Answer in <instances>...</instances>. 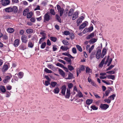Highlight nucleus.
Instances as JSON below:
<instances>
[{
    "mask_svg": "<svg viewBox=\"0 0 123 123\" xmlns=\"http://www.w3.org/2000/svg\"><path fill=\"white\" fill-rule=\"evenodd\" d=\"M50 84V83L49 81H45L44 84L46 86H47Z\"/></svg>",
    "mask_w": 123,
    "mask_h": 123,
    "instance_id": "obj_53",
    "label": "nucleus"
},
{
    "mask_svg": "<svg viewBox=\"0 0 123 123\" xmlns=\"http://www.w3.org/2000/svg\"><path fill=\"white\" fill-rule=\"evenodd\" d=\"M110 91L109 90H108L106 91L105 92V96H108V95L110 93Z\"/></svg>",
    "mask_w": 123,
    "mask_h": 123,
    "instance_id": "obj_51",
    "label": "nucleus"
},
{
    "mask_svg": "<svg viewBox=\"0 0 123 123\" xmlns=\"http://www.w3.org/2000/svg\"><path fill=\"white\" fill-rule=\"evenodd\" d=\"M94 33H91L86 38L87 39H89L94 37Z\"/></svg>",
    "mask_w": 123,
    "mask_h": 123,
    "instance_id": "obj_18",
    "label": "nucleus"
},
{
    "mask_svg": "<svg viewBox=\"0 0 123 123\" xmlns=\"http://www.w3.org/2000/svg\"><path fill=\"white\" fill-rule=\"evenodd\" d=\"M82 20H81L79 18L77 21V23L78 24H79L80 23L82 22Z\"/></svg>",
    "mask_w": 123,
    "mask_h": 123,
    "instance_id": "obj_57",
    "label": "nucleus"
},
{
    "mask_svg": "<svg viewBox=\"0 0 123 123\" xmlns=\"http://www.w3.org/2000/svg\"><path fill=\"white\" fill-rule=\"evenodd\" d=\"M77 94V96L80 98H81L83 97V96L81 92L79 90V91L78 92Z\"/></svg>",
    "mask_w": 123,
    "mask_h": 123,
    "instance_id": "obj_30",
    "label": "nucleus"
},
{
    "mask_svg": "<svg viewBox=\"0 0 123 123\" xmlns=\"http://www.w3.org/2000/svg\"><path fill=\"white\" fill-rule=\"evenodd\" d=\"M5 11L6 12H10L13 11V9L12 8L9 7L6 8L5 9Z\"/></svg>",
    "mask_w": 123,
    "mask_h": 123,
    "instance_id": "obj_11",
    "label": "nucleus"
},
{
    "mask_svg": "<svg viewBox=\"0 0 123 123\" xmlns=\"http://www.w3.org/2000/svg\"><path fill=\"white\" fill-rule=\"evenodd\" d=\"M58 12L60 13V16H62L63 14L64 9L62 8H61L60 6L58 5L56 6Z\"/></svg>",
    "mask_w": 123,
    "mask_h": 123,
    "instance_id": "obj_1",
    "label": "nucleus"
},
{
    "mask_svg": "<svg viewBox=\"0 0 123 123\" xmlns=\"http://www.w3.org/2000/svg\"><path fill=\"white\" fill-rule=\"evenodd\" d=\"M102 82H103L104 83L106 84L107 85H110L111 84L110 83L109 81L107 82L106 81L104 80H102Z\"/></svg>",
    "mask_w": 123,
    "mask_h": 123,
    "instance_id": "obj_47",
    "label": "nucleus"
},
{
    "mask_svg": "<svg viewBox=\"0 0 123 123\" xmlns=\"http://www.w3.org/2000/svg\"><path fill=\"white\" fill-rule=\"evenodd\" d=\"M44 20L46 21H48L50 19V17L48 15V13L45 14L44 17Z\"/></svg>",
    "mask_w": 123,
    "mask_h": 123,
    "instance_id": "obj_5",
    "label": "nucleus"
},
{
    "mask_svg": "<svg viewBox=\"0 0 123 123\" xmlns=\"http://www.w3.org/2000/svg\"><path fill=\"white\" fill-rule=\"evenodd\" d=\"M70 93H67L66 95L65 96V97L66 98H69L70 96Z\"/></svg>",
    "mask_w": 123,
    "mask_h": 123,
    "instance_id": "obj_63",
    "label": "nucleus"
},
{
    "mask_svg": "<svg viewBox=\"0 0 123 123\" xmlns=\"http://www.w3.org/2000/svg\"><path fill=\"white\" fill-rule=\"evenodd\" d=\"M104 101L105 102H106L108 104H109L110 103L111 100L110 98H108V99H105L104 100Z\"/></svg>",
    "mask_w": 123,
    "mask_h": 123,
    "instance_id": "obj_41",
    "label": "nucleus"
},
{
    "mask_svg": "<svg viewBox=\"0 0 123 123\" xmlns=\"http://www.w3.org/2000/svg\"><path fill=\"white\" fill-rule=\"evenodd\" d=\"M106 73L110 74H114L115 73V71H109L107 72Z\"/></svg>",
    "mask_w": 123,
    "mask_h": 123,
    "instance_id": "obj_56",
    "label": "nucleus"
},
{
    "mask_svg": "<svg viewBox=\"0 0 123 123\" xmlns=\"http://www.w3.org/2000/svg\"><path fill=\"white\" fill-rule=\"evenodd\" d=\"M92 99H88L86 101V103L87 105H89L91 104L93 102Z\"/></svg>",
    "mask_w": 123,
    "mask_h": 123,
    "instance_id": "obj_14",
    "label": "nucleus"
},
{
    "mask_svg": "<svg viewBox=\"0 0 123 123\" xmlns=\"http://www.w3.org/2000/svg\"><path fill=\"white\" fill-rule=\"evenodd\" d=\"M116 96V95L115 94H113L109 96L108 98H110L111 100H113L114 99V98Z\"/></svg>",
    "mask_w": 123,
    "mask_h": 123,
    "instance_id": "obj_31",
    "label": "nucleus"
},
{
    "mask_svg": "<svg viewBox=\"0 0 123 123\" xmlns=\"http://www.w3.org/2000/svg\"><path fill=\"white\" fill-rule=\"evenodd\" d=\"M0 90L3 92H5L6 91L5 87L4 86H0Z\"/></svg>",
    "mask_w": 123,
    "mask_h": 123,
    "instance_id": "obj_16",
    "label": "nucleus"
},
{
    "mask_svg": "<svg viewBox=\"0 0 123 123\" xmlns=\"http://www.w3.org/2000/svg\"><path fill=\"white\" fill-rule=\"evenodd\" d=\"M32 12H30L27 14V18H30L32 17Z\"/></svg>",
    "mask_w": 123,
    "mask_h": 123,
    "instance_id": "obj_29",
    "label": "nucleus"
},
{
    "mask_svg": "<svg viewBox=\"0 0 123 123\" xmlns=\"http://www.w3.org/2000/svg\"><path fill=\"white\" fill-rule=\"evenodd\" d=\"M29 9L28 8H26L25 9L23 12V15L24 16H26V14L28 13H27L29 12Z\"/></svg>",
    "mask_w": 123,
    "mask_h": 123,
    "instance_id": "obj_20",
    "label": "nucleus"
},
{
    "mask_svg": "<svg viewBox=\"0 0 123 123\" xmlns=\"http://www.w3.org/2000/svg\"><path fill=\"white\" fill-rule=\"evenodd\" d=\"M101 54V50L100 49H98L97 51L96 54V58L97 59H99L100 56Z\"/></svg>",
    "mask_w": 123,
    "mask_h": 123,
    "instance_id": "obj_6",
    "label": "nucleus"
},
{
    "mask_svg": "<svg viewBox=\"0 0 123 123\" xmlns=\"http://www.w3.org/2000/svg\"><path fill=\"white\" fill-rule=\"evenodd\" d=\"M91 83L93 86L96 87L97 86L96 85V84L94 82L92 81H91Z\"/></svg>",
    "mask_w": 123,
    "mask_h": 123,
    "instance_id": "obj_64",
    "label": "nucleus"
},
{
    "mask_svg": "<svg viewBox=\"0 0 123 123\" xmlns=\"http://www.w3.org/2000/svg\"><path fill=\"white\" fill-rule=\"evenodd\" d=\"M56 65L57 66H59L60 67H62L63 68L64 67L63 65L62 64L60 63H57V64H56Z\"/></svg>",
    "mask_w": 123,
    "mask_h": 123,
    "instance_id": "obj_48",
    "label": "nucleus"
},
{
    "mask_svg": "<svg viewBox=\"0 0 123 123\" xmlns=\"http://www.w3.org/2000/svg\"><path fill=\"white\" fill-rule=\"evenodd\" d=\"M19 1L18 0H12V4L18 3Z\"/></svg>",
    "mask_w": 123,
    "mask_h": 123,
    "instance_id": "obj_49",
    "label": "nucleus"
},
{
    "mask_svg": "<svg viewBox=\"0 0 123 123\" xmlns=\"http://www.w3.org/2000/svg\"><path fill=\"white\" fill-rule=\"evenodd\" d=\"M40 33L43 36V37H42V38H43V40H44L45 38L46 34L43 32H40Z\"/></svg>",
    "mask_w": 123,
    "mask_h": 123,
    "instance_id": "obj_50",
    "label": "nucleus"
},
{
    "mask_svg": "<svg viewBox=\"0 0 123 123\" xmlns=\"http://www.w3.org/2000/svg\"><path fill=\"white\" fill-rule=\"evenodd\" d=\"M68 78H66V79H72L73 77V74L69 72L68 74Z\"/></svg>",
    "mask_w": 123,
    "mask_h": 123,
    "instance_id": "obj_12",
    "label": "nucleus"
},
{
    "mask_svg": "<svg viewBox=\"0 0 123 123\" xmlns=\"http://www.w3.org/2000/svg\"><path fill=\"white\" fill-rule=\"evenodd\" d=\"M95 53L94 52H92L90 55V58L92 59Z\"/></svg>",
    "mask_w": 123,
    "mask_h": 123,
    "instance_id": "obj_58",
    "label": "nucleus"
},
{
    "mask_svg": "<svg viewBox=\"0 0 123 123\" xmlns=\"http://www.w3.org/2000/svg\"><path fill=\"white\" fill-rule=\"evenodd\" d=\"M23 76V73L22 72H20L18 73V77L20 79Z\"/></svg>",
    "mask_w": 123,
    "mask_h": 123,
    "instance_id": "obj_34",
    "label": "nucleus"
},
{
    "mask_svg": "<svg viewBox=\"0 0 123 123\" xmlns=\"http://www.w3.org/2000/svg\"><path fill=\"white\" fill-rule=\"evenodd\" d=\"M97 41L96 39L95 38H93L90 40L89 42L90 43L93 44L95 42H96Z\"/></svg>",
    "mask_w": 123,
    "mask_h": 123,
    "instance_id": "obj_26",
    "label": "nucleus"
},
{
    "mask_svg": "<svg viewBox=\"0 0 123 123\" xmlns=\"http://www.w3.org/2000/svg\"><path fill=\"white\" fill-rule=\"evenodd\" d=\"M3 69L5 71L7 70L8 69V65H4L3 67Z\"/></svg>",
    "mask_w": 123,
    "mask_h": 123,
    "instance_id": "obj_45",
    "label": "nucleus"
},
{
    "mask_svg": "<svg viewBox=\"0 0 123 123\" xmlns=\"http://www.w3.org/2000/svg\"><path fill=\"white\" fill-rule=\"evenodd\" d=\"M19 45V40L18 39L16 40L14 42V46L15 47Z\"/></svg>",
    "mask_w": 123,
    "mask_h": 123,
    "instance_id": "obj_24",
    "label": "nucleus"
},
{
    "mask_svg": "<svg viewBox=\"0 0 123 123\" xmlns=\"http://www.w3.org/2000/svg\"><path fill=\"white\" fill-rule=\"evenodd\" d=\"M73 84L72 83H70L68 85V86L69 88L68 89H70L72 88V87L73 86Z\"/></svg>",
    "mask_w": 123,
    "mask_h": 123,
    "instance_id": "obj_60",
    "label": "nucleus"
},
{
    "mask_svg": "<svg viewBox=\"0 0 123 123\" xmlns=\"http://www.w3.org/2000/svg\"><path fill=\"white\" fill-rule=\"evenodd\" d=\"M64 34L66 35H68L70 34L69 32L68 31H64Z\"/></svg>",
    "mask_w": 123,
    "mask_h": 123,
    "instance_id": "obj_61",
    "label": "nucleus"
},
{
    "mask_svg": "<svg viewBox=\"0 0 123 123\" xmlns=\"http://www.w3.org/2000/svg\"><path fill=\"white\" fill-rule=\"evenodd\" d=\"M69 49V48L68 47H64L63 46H62L61 47V49H62L63 50H67L68 49Z\"/></svg>",
    "mask_w": 123,
    "mask_h": 123,
    "instance_id": "obj_28",
    "label": "nucleus"
},
{
    "mask_svg": "<svg viewBox=\"0 0 123 123\" xmlns=\"http://www.w3.org/2000/svg\"><path fill=\"white\" fill-rule=\"evenodd\" d=\"M33 46V45L31 42H29L28 44V46L30 48H32Z\"/></svg>",
    "mask_w": 123,
    "mask_h": 123,
    "instance_id": "obj_52",
    "label": "nucleus"
},
{
    "mask_svg": "<svg viewBox=\"0 0 123 123\" xmlns=\"http://www.w3.org/2000/svg\"><path fill=\"white\" fill-rule=\"evenodd\" d=\"M10 79V77L8 76H7L3 80V82L4 83H6L8 82V81Z\"/></svg>",
    "mask_w": 123,
    "mask_h": 123,
    "instance_id": "obj_23",
    "label": "nucleus"
},
{
    "mask_svg": "<svg viewBox=\"0 0 123 123\" xmlns=\"http://www.w3.org/2000/svg\"><path fill=\"white\" fill-rule=\"evenodd\" d=\"M114 67V65H111L106 70L108 71L109 70H111L112 68Z\"/></svg>",
    "mask_w": 123,
    "mask_h": 123,
    "instance_id": "obj_59",
    "label": "nucleus"
},
{
    "mask_svg": "<svg viewBox=\"0 0 123 123\" xmlns=\"http://www.w3.org/2000/svg\"><path fill=\"white\" fill-rule=\"evenodd\" d=\"M60 89L58 87L55 88L53 91L55 94H58L60 91Z\"/></svg>",
    "mask_w": 123,
    "mask_h": 123,
    "instance_id": "obj_10",
    "label": "nucleus"
},
{
    "mask_svg": "<svg viewBox=\"0 0 123 123\" xmlns=\"http://www.w3.org/2000/svg\"><path fill=\"white\" fill-rule=\"evenodd\" d=\"M74 12V10L73 8L69 10L68 13V16H71L73 14Z\"/></svg>",
    "mask_w": 123,
    "mask_h": 123,
    "instance_id": "obj_9",
    "label": "nucleus"
},
{
    "mask_svg": "<svg viewBox=\"0 0 123 123\" xmlns=\"http://www.w3.org/2000/svg\"><path fill=\"white\" fill-rule=\"evenodd\" d=\"M109 107V105L107 104H101L100 106V108L103 110H106Z\"/></svg>",
    "mask_w": 123,
    "mask_h": 123,
    "instance_id": "obj_3",
    "label": "nucleus"
},
{
    "mask_svg": "<svg viewBox=\"0 0 123 123\" xmlns=\"http://www.w3.org/2000/svg\"><path fill=\"white\" fill-rule=\"evenodd\" d=\"M44 71L48 73H51L52 71L51 70H49L47 68H45L44 69Z\"/></svg>",
    "mask_w": 123,
    "mask_h": 123,
    "instance_id": "obj_38",
    "label": "nucleus"
},
{
    "mask_svg": "<svg viewBox=\"0 0 123 123\" xmlns=\"http://www.w3.org/2000/svg\"><path fill=\"white\" fill-rule=\"evenodd\" d=\"M7 31L8 32L10 33H12L14 31V29L11 28H9L7 29Z\"/></svg>",
    "mask_w": 123,
    "mask_h": 123,
    "instance_id": "obj_25",
    "label": "nucleus"
},
{
    "mask_svg": "<svg viewBox=\"0 0 123 123\" xmlns=\"http://www.w3.org/2000/svg\"><path fill=\"white\" fill-rule=\"evenodd\" d=\"M76 46L79 51L80 52L82 51V49L80 46L79 45H76Z\"/></svg>",
    "mask_w": 123,
    "mask_h": 123,
    "instance_id": "obj_32",
    "label": "nucleus"
},
{
    "mask_svg": "<svg viewBox=\"0 0 123 123\" xmlns=\"http://www.w3.org/2000/svg\"><path fill=\"white\" fill-rule=\"evenodd\" d=\"M46 45V43L45 42H44L41 45V48L42 49L44 48L45 47Z\"/></svg>",
    "mask_w": 123,
    "mask_h": 123,
    "instance_id": "obj_42",
    "label": "nucleus"
},
{
    "mask_svg": "<svg viewBox=\"0 0 123 123\" xmlns=\"http://www.w3.org/2000/svg\"><path fill=\"white\" fill-rule=\"evenodd\" d=\"M64 59L69 63L70 65L72 63L70 59L67 57H65Z\"/></svg>",
    "mask_w": 123,
    "mask_h": 123,
    "instance_id": "obj_27",
    "label": "nucleus"
},
{
    "mask_svg": "<svg viewBox=\"0 0 123 123\" xmlns=\"http://www.w3.org/2000/svg\"><path fill=\"white\" fill-rule=\"evenodd\" d=\"M61 93L63 95H65L66 89V86L64 85L62 86L61 88Z\"/></svg>",
    "mask_w": 123,
    "mask_h": 123,
    "instance_id": "obj_4",
    "label": "nucleus"
},
{
    "mask_svg": "<svg viewBox=\"0 0 123 123\" xmlns=\"http://www.w3.org/2000/svg\"><path fill=\"white\" fill-rule=\"evenodd\" d=\"M86 73H90L91 72V69L88 67H87L86 68Z\"/></svg>",
    "mask_w": 123,
    "mask_h": 123,
    "instance_id": "obj_44",
    "label": "nucleus"
},
{
    "mask_svg": "<svg viewBox=\"0 0 123 123\" xmlns=\"http://www.w3.org/2000/svg\"><path fill=\"white\" fill-rule=\"evenodd\" d=\"M106 51V49L104 48L103 49L101 55V57L102 58H103L105 54Z\"/></svg>",
    "mask_w": 123,
    "mask_h": 123,
    "instance_id": "obj_15",
    "label": "nucleus"
},
{
    "mask_svg": "<svg viewBox=\"0 0 123 123\" xmlns=\"http://www.w3.org/2000/svg\"><path fill=\"white\" fill-rule=\"evenodd\" d=\"M105 57L103 59L101 62L99 64V66L100 67L102 68L103 67L105 60Z\"/></svg>",
    "mask_w": 123,
    "mask_h": 123,
    "instance_id": "obj_13",
    "label": "nucleus"
},
{
    "mask_svg": "<svg viewBox=\"0 0 123 123\" xmlns=\"http://www.w3.org/2000/svg\"><path fill=\"white\" fill-rule=\"evenodd\" d=\"M81 71H82L81 70H80V69H79L78 70V69H77V70L76 72H77V76H78L79 74L81 73Z\"/></svg>",
    "mask_w": 123,
    "mask_h": 123,
    "instance_id": "obj_54",
    "label": "nucleus"
},
{
    "mask_svg": "<svg viewBox=\"0 0 123 123\" xmlns=\"http://www.w3.org/2000/svg\"><path fill=\"white\" fill-rule=\"evenodd\" d=\"M1 2L3 6H6L9 4L10 1L9 0H2Z\"/></svg>",
    "mask_w": 123,
    "mask_h": 123,
    "instance_id": "obj_2",
    "label": "nucleus"
},
{
    "mask_svg": "<svg viewBox=\"0 0 123 123\" xmlns=\"http://www.w3.org/2000/svg\"><path fill=\"white\" fill-rule=\"evenodd\" d=\"M50 13L53 15H55V12L54 9H51L50 10Z\"/></svg>",
    "mask_w": 123,
    "mask_h": 123,
    "instance_id": "obj_37",
    "label": "nucleus"
},
{
    "mask_svg": "<svg viewBox=\"0 0 123 123\" xmlns=\"http://www.w3.org/2000/svg\"><path fill=\"white\" fill-rule=\"evenodd\" d=\"M68 69L70 71H72L74 69L72 66L71 65H68Z\"/></svg>",
    "mask_w": 123,
    "mask_h": 123,
    "instance_id": "obj_40",
    "label": "nucleus"
},
{
    "mask_svg": "<svg viewBox=\"0 0 123 123\" xmlns=\"http://www.w3.org/2000/svg\"><path fill=\"white\" fill-rule=\"evenodd\" d=\"M56 17L58 21L60 22H61V19L60 18V17L59 16L58 14L56 15Z\"/></svg>",
    "mask_w": 123,
    "mask_h": 123,
    "instance_id": "obj_33",
    "label": "nucleus"
},
{
    "mask_svg": "<svg viewBox=\"0 0 123 123\" xmlns=\"http://www.w3.org/2000/svg\"><path fill=\"white\" fill-rule=\"evenodd\" d=\"M50 40L54 42H55L57 40V38L55 37H50Z\"/></svg>",
    "mask_w": 123,
    "mask_h": 123,
    "instance_id": "obj_43",
    "label": "nucleus"
},
{
    "mask_svg": "<svg viewBox=\"0 0 123 123\" xmlns=\"http://www.w3.org/2000/svg\"><path fill=\"white\" fill-rule=\"evenodd\" d=\"M91 108L94 110H96L98 109V107H96L95 105H93L91 106Z\"/></svg>",
    "mask_w": 123,
    "mask_h": 123,
    "instance_id": "obj_36",
    "label": "nucleus"
},
{
    "mask_svg": "<svg viewBox=\"0 0 123 123\" xmlns=\"http://www.w3.org/2000/svg\"><path fill=\"white\" fill-rule=\"evenodd\" d=\"M59 72L60 74L62 76L64 77L65 75V73L61 69H59Z\"/></svg>",
    "mask_w": 123,
    "mask_h": 123,
    "instance_id": "obj_19",
    "label": "nucleus"
},
{
    "mask_svg": "<svg viewBox=\"0 0 123 123\" xmlns=\"http://www.w3.org/2000/svg\"><path fill=\"white\" fill-rule=\"evenodd\" d=\"M57 84V83L55 82H52L50 83L51 85L53 87H55Z\"/></svg>",
    "mask_w": 123,
    "mask_h": 123,
    "instance_id": "obj_39",
    "label": "nucleus"
},
{
    "mask_svg": "<svg viewBox=\"0 0 123 123\" xmlns=\"http://www.w3.org/2000/svg\"><path fill=\"white\" fill-rule=\"evenodd\" d=\"M62 43H63L65 45H68V42L67 41L63 40L62 41Z\"/></svg>",
    "mask_w": 123,
    "mask_h": 123,
    "instance_id": "obj_62",
    "label": "nucleus"
},
{
    "mask_svg": "<svg viewBox=\"0 0 123 123\" xmlns=\"http://www.w3.org/2000/svg\"><path fill=\"white\" fill-rule=\"evenodd\" d=\"M21 39L22 42L24 43H26L27 41V38L26 37H25V36L22 35L21 37Z\"/></svg>",
    "mask_w": 123,
    "mask_h": 123,
    "instance_id": "obj_21",
    "label": "nucleus"
},
{
    "mask_svg": "<svg viewBox=\"0 0 123 123\" xmlns=\"http://www.w3.org/2000/svg\"><path fill=\"white\" fill-rule=\"evenodd\" d=\"M86 23H82L80 26L79 29V30L82 29L84 28L86 26Z\"/></svg>",
    "mask_w": 123,
    "mask_h": 123,
    "instance_id": "obj_8",
    "label": "nucleus"
},
{
    "mask_svg": "<svg viewBox=\"0 0 123 123\" xmlns=\"http://www.w3.org/2000/svg\"><path fill=\"white\" fill-rule=\"evenodd\" d=\"M72 52L74 54H76L77 53L76 50V48H73L72 49Z\"/></svg>",
    "mask_w": 123,
    "mask_h": 123,
    "instance_id": "obj_55",
    "label": "nucleus"
},
{
    "mask_svg": "<svg viewBox=\"0 0 123 123\" xmlns=\"http://www.w3.org/2000/svg\"><path fill=\"white\" fill-rule=\"evenodd\" d=\"M78 14L77 12H75L73 15L72 19L73 20H75L78 17Z\"/></svg>",
    "mask_w": 123,
    "mask_h": 123,
    "instance_id": "obj_7",
    "label": "nucleus"
},
{
    "mask_svg": "<svg viewBox=\"0 0 123 123\" xmlns=\"http://www.w3.org/2000/svg\"><path fill=\"white\" fill-rule=\"evenodd\" d=\"M94 47V45H93L92 46L91 48H90L89 49L88 52L89 53H90L91 51L93 49Z\"/></svg>",
    "mask_w": 123,
    "mask_h": 123,
    "instance_id": "obj_46",
    "label": "nucleus"
},
{
    "mask_svg": "<svg viewBox=\"0 0 123 123\" xmlns=\"http://www.w3.org/2000/svg\"><path fill=\"white\" fill-rule=\"evenodd\" d=\"M89 31V29L88 28H86L83 30L82 33L83 34H85Z\"/></svg>",
    "mask_w": 123,
    "mask_h": 123,
    "instance_id": "obj_35",
    "label": "nucleus"
},
{
    "mask_svg": "<svg viewBox=\"0 0 123 123\" xmlns=\"http://www.w3.org/2000/svg\"><path fill=\"white\" fill-rule=\"evenodd\" d=\"M106 77L109 79H112L114 80L115 78V77L114 75H106Z\"/></svg>",
    "mask_w": 123,
    "mask_h": 123,
    "instance_id": "obj_17",
    "label": "nucleus"
},
{
    "mask_svg": "<svg viewBox=\"0 0 123 123\" xmlns=\"http://www.w3.org/2000/svg\"><path fill=\"white\" fill-rule=\"evenodd\" d=\"M26 31L28 34H31L33 32V30L31 29H28L26 30Z\"/></svg>",
    "mask_w": 123,
    "mask_h": 123,
    "instance_id": "obj_22",
    "label": "nucleus"
}]
</instances>
